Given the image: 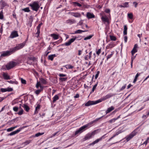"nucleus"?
<instances>
[{
    "label": "nucleus",
    "instance_id": "61",
    "mask_svg": "<svg viewBox=\"0 0 149 149\" xmlns=\"http://www.w3.org/2000/svg\"><path fill=\"white\" fill-rule=\"evenodd\" d=\"M133 5L135 7H136L137 5V3L136 2H134L133 3Z\"/></svg>",
    "mask_w": 149,
    "mask_h": 149
},
{
    "label": "nucleus",
    "instance_id": "52",
    "mask_svg": "<svg viewBox=\"0 0 149 149\" xmlns=\"http://www.w3.org/2000/svg\"><path fill=\"white\" fill-rule=\"evenodd\" d=\"M33 21V19H29L28 21V24L30 26H31V24L32 22Z\"/></svg>",
    "mask_w": 149,
    "mask_h": 149
},
{
    "label": "nucleus",
    "instance_id": "43",
    "mask_svg": "<svg viewBox=\"0 0 149 149\" xmlns=\"http://www.w3.org/2000/svg\"><path fill=\"white\" fill-rule=\"evenodd\" d=\"M113 54V52H111V54L109 55H108V56H107V60H108V59H109V58H111V56H112Z\"/></svg>",
    "mask_w": 149,
    "mask_h": 149
},
{
    "label": "nucleus",
    "instance_id": "41",
    "mask_svg": "<svg viewBox=\"0 0 149 149\" xmlns=\"http://www.w3.org/2000/svg\"><path fill=\"white\" fill-rule=\"evenodd\" d=\"M101 99H99V100H96V101H94V104H97L99 103H100V102H102V100H101Z\"/></svg>",
    "mask_w": 149,
    "mask_h": 149
},
{
    "label": "nucleus",
    "instance_id": "55",
    "mask_svg": "<svg viewBox=\"0 0 149 149\" xmlns=\"http://www.w3.org/2000/svg\"><path fill=\"white\" fill-rule=\"evenodd\" d=\"M43 134H44V133H41L39 132V133H36V134L35 136L36 137H38V136H39L41 135H42Z\"/></svg>",
    "mask_w": 149,
    "mask_h": 149
},
{
    "label": "nucleus",
    "instance_id": "22",
    "mask_svg": "<svg viewBox=\"0 0 149 149\" xmlns=\"http://www.w3.org/2000/svg\"><path fill=\"white\" fill-rule=\"evenodd\" d=\"M56 54L50 55L48 56V59L52 61L53 60L54 57H56Z\"/></svg>",
    "mask_w": 149,
    "mask_h": 149
},
{
    "label": "nucleus",
    "instance_id": "45",
    "mask_svg": "<svg viewBox=\"0 0 149 149\" xmlns=\"http://www.w3.org/2000/svg\"><path fill=\"white\" fill-rule=\"evenodd\" d=\"M3 18V14L2 11L0 12V19H2Z\"/></svg>",
    "mask_w": 149,
    "mask_h": 149
},
{
    "label": "nucleus",
    "instance_id": "29",
    "mask_svg": "<svg viewBox=\"0 0 149 149\" xmlns=\"http://www.w3.org/2000/svg\"><path fill=\"white\" fill-rule=\"evenodd\" d=\"M18 126H15L14 127H12L10 128H9L7 129V131L8 132H11V131H13V130L15 128H16Z\"/></svg>",
    "mask_w": 149,
    "mask_h": 149
},
{
    "label": "nucleus",
    "instance_id": "58",
    "mask_svg": "<svg viewBox=\"0 0 149 149\" xmlns=\"http://www.w3.org/2000/svg\"><path fill=\"white\" fill-rule=\"evenodd\" d=\"M109 45L110 46V48H112L115 46V45L113 43H111L110 44H109Z\"/></svg>",
    "mask_w": 149,
    "mask_h": 149
},
{
    "label": "nucleus",
    "instance_id": "47",
    "mask_svg": "<svg viewBox=\"0 0 149 149\" xmlns=\"http://www.w3.org/2000/svg\"><path fill=\"white\" fill-rule=\"evenodd\" d=\"M73 4L75 6H77L79 7L81 6V5L80 3L77 2H73Z\"/></svg>",
    "mask_w": 149,
    "mask_h": 149
},
{
    "label": "nucleus",
    "instance_id": "33",
    "mask_svg": "<svg viewBox=\"0 0 149 149\" xmlns=\"http://www.w3.org/2000/svg\"><path fill=\"white\" fill-rule=\"evenodd\" d=\"M93 35H91L89 36H87L84 39V40H87L90 39L93 37Z\"/></svg>",
    "mask_w": 149,
    "mask_h": 149
},
{
    "label": "nucleus",
    "instance_id": "14",
    "mask_svg": "<svg viewBox=\"0 0 149 149\" xmlns=\"http://www.w3.org/2000/svg\"><path fill=\"white\" fill-rule=\"evenodd\" d=\"M94 104V101L89 100L85 104V106L87 107Z\"/></svg>",
    "mask_w": 149,
    "mask_h": 149
},
{
    "label": "nucleus",
    "instance_id": "23",
    "mask_svg": "<svg viewBox=\"0 0 149 149\" xmlns=\"http://www.w3.org/2000/svg\"><path fill=\"white\" fill-rule=\"evenodd\" d=\"M59 97L57 95H55L53 98V102L54 103L57 100H58Z\"/></svg>",
    "mask_w": 149,
    "mask_h": 149
},
{
    "label": "nucleus",
    "instance_id": "40",
    "mask_svg": "<svg viewBox=\"0 0 149 149\" xmlns=\"http://www.w3.org/2000/svg\"><path fill=\"white\" fill-rule=\"evenodd\" d=\"M43 88H40V90H38L35 91V93L37 95H38L40 92L42 90Z\"/></svg>",
    "mask_w": 149,
    "mask_h": 149
},
{
    "label": "nucleus",
    "instance_id": "2",
    "mask_svg": "<svg viewBox=\"0 0 149 149\" xmlns=\"http://www.w3.org/2000/svg\"><path fill=\"white\" fill-rule=\"evenodd\" d=\"M26 43V41H24L22 43L17 44L15 47L11 48L13 52L14 53L15 51L22 48L25 46Z\"/></svg>",
    "mask_w": 149,
    "mask_h": 149
},
{
    "label": "nucleus",
    "instance_id": "38",
    "mask_svg": "<svg viewBox=\"0 0 149 149\" xmlns=\"http://www.w3.org/2000/svg\"><path fill=\"white\" fill-rule=\"evenodd\" d=\"M97 84H95L94 86H93V88H92V90L91 91L90 93H91L93 92L95 90V89L96 88V86H97Z\"/></svg>",
    "mask_w": 149,
    "mask_h": 149
},
{
    "label": "nucleus",
    "instance_id": "53",
    "mask_svg": "<svg viewBox=\"0 0 149 149\" xmlns=\"http://www.w3.org/2000/svg\"><path fill=\"white\" fill-rule=\"evenodd\" d=\"M99 73H100L99 71H98L97 72V73L95 76V79H97V77L99 76Z\"/></svg>",
    "mask_w": 149,
    "mask_h": 149
},
{
    "label": "nucleus",
    "instance_id": "13",
    "mask_svg": "<svg viewBox=\"0 0 149 149\" xmlns=\"http://www.w3.org/2000/svg\"><path fill=\"white\" fill-rule=\"evenodd\" d=\"M86 16L88 19L94 18L95 17V15L93 13H92L89 12L87 13Z\"/></svg>",
    "mask_w": 149,
    "mask_h": 149
},
{
    "label": "nucleus",
    "instance_id": "16",
    "mask_svg": "<svg viewBox=\"0 0 149 149\" xmlns=\"http://www.w3.org/2000/svg\"><path fill=\"white\" fill-rule=\"evenodd\" d=\"M105 134L102 136L100 138L97 139L96 140H95V141H94L95 143V144L96 143H97L98 142H99V141H101V140H102V139H104L105 138Z\"/></svg>",
    "mask_w": 149,
    "mask_h": 149
},
{
    "label": "nucleus",
    "instance_id": "18",
    "mask_svg": "<svg viewBox=\"0 0 149 149\" xmlns=\"http://www.w3.org/2000/svg\"><path fill=\"white\" fill-rule=\"evenodd\" d=\"M22 107L24 108V110L28 112L30 109L29 107L26 104H24L22 106Z\"/></svg>",
    "mask_w": 149,
    "mask_h": 149
},
{
    "label": "nucleus",
    "instance_id": "63",
    "mask_svg": "<svg viewBox=\"0 0 149 149\" xmlns=\"http://www.w3.org/2000/svg\"><path fill=\"white\" fill-rule=\"evenodd\" d=\"M59 132L58 131L56 132H55V133H54V134H52V137H54V136L55 135H57V134H58V133Z\"/></svg>",
    "mask_w": 149,
    "mask_h": 149
},
{
    "label": "nucleus",
    "instance_id": "30",
    "mask_svg": "<svg viewBox=\"0 0 149 149\" xmlns=\"http://www.w3.org/2000/svg\"><path fill=\"white\" fill-rule=\"evenodd\" d=\"M137 52V50L136 49L133 48L132 50L131 51V53L132 55H133L136 52Z\"/></svg>",
    "mask_w": 149,
    "mask_h": 149
},
{
    "label": "nucleus",
    "instance_id": "42",
    "mask_svg": "<svg viewBox=\"0 0 149 149\" xmlns=\"http://www.w3.org/2000/svg\"><path fill=\"white\" fill-rule=\"evenodd\" d=\"M127 15L130 19H132L133 18V15L132 13H128Z\"/></svg>",
    "mask_w": 149,
    "mask_h": 149
},
{
    "label": "nucleus",
    "instance_id": "6",
    "mask_svg": "<svg viewBox=\"0 0 149 149\" xmlns=\"http://www.w3.org/2000/svg\"><path fill=\"white\" fill-rule=\"evenodd\" d=\"M11 48L9 51H7L2 52V54L1 55V57H3L6 56H8L10 55L12 53H13V51Z\"/></svg>",
    "mask_w": 149,
    "mask_h": 149
},
{
    "label": "nucleus",
    "instance_id": "39",
    "mask_svg": "<svg viewBox=\"0 0 149 149\" xmlns=\"http://www.w3.org/2000/svg\"><path fill=\"white\" fill-rule=\"evenodd\" d=\"M110 38L111 40L113 41H115L116 40V37L113 36H110Z\"/></svg>",
    "mask_w": 149,
    "mask_h": 149
},
{
    "label": "nucleus",
    "instance_id": "32",
    "mask_svg": "<svg viewBox=\"0 0 149 149\" xmlns=\"http://www.w3.org/2000/svg\"><path fill=\"white\" fill-rule=\"evenodd\" d=\"M114 95L111 93H110L108 94L105 96L106 97V98L108 99V98H110V97L113 96Z\"/></svg>",
    "mask_w": 149,
    "mask_h": 149
},
{
    "label": "nucleus",
    "instance_id": "50",
    "mask_svg": "<svg viewBox=\"0 0 149 149\" xmlns=\"http://www.w3.org/2000/svg\"><path fill=\"white\" fill-rule=\"evenodd\" d=\"M101 52V49L100 48V49H98V50L97 51H96V54L98 56L100 54Z\"/></svg>",
    "mask_w": 149,
    "mask_h": 149
},
{
    "label": "nucleus",
    "instance_id": "11",
    "mask_svg": "<svg viewBox=\"0 0 149 149\" xmlns=\"http://www.w3.org/2000/svg\"><path fill=\"white\" fill-rule=\"evenodd\" d=\"M100 16H101V19L102 21L104 22V23H105V22H108L109 20L108 19L107 17L106 16H104L103 15V13H100Z\"/></svg>",
    "mask_w": 149,
    "mask_h": 149
},
{
    "label": "nucleus",
    "instance_id": "10",
    "mask_svg": "<svg viewBox=\"0 0 149 149\" xmlns=\"http://www.w3.org/2000/svg\"><path fill=\"white\" fill-rule=\"evenodd\" d=\"M19 36L18 34L17 31H13L10 36L9 37L11 38H15Z\"/></svg>",
    "mask_w": 149,
    "mask_h": 149
},
{
    "label": "nucleus",
    "instance_id": "26",
    "mask_svg": "<svg viewBox=\"0 0 149 149\" xmlns=\"http://www.w3.org/2000/svg\"><path fill=\"white\" fill-rule=\"evenodd\" d=\"M127 28L126 25L124 26L123 34L124 35H126L127 34Z\"/></svg>",
    "mask_w": 149,
    "mask_h": 149
},
{
    "label": "nucleus",
    "instance_id": "3",
    "mask_svg": "<svg viewBox=\"0 0 149 149\" xmlns=\"http://www.w3.org/2000/svg\"><path fill=\"white\" fill-rule=\"evenodd\" d=\"M96 130H95L91 133H88L85 136L84 138L83 139V141H84L91 139L95 134Z\"/></svg>",
    "mask_w": 149,
    "mask_h": 149
},
{
    "label": "nucleus",
    "instance_id": "64",
    "mask_svg": "<svg viewBox=\"0 0 149 149\" xmlns=\"http://www.w3.org/2000/svg\"><path fill=\"white\" fill-rule=\"evenodd\" d=\"M79 97V94H76V95L74 96V98H77Z\"/></svg>",
    "mask_w": 149,
    "mask_h": 149
},
{
    "label": "nucleus",
    "instance_id": "36",
    "mask_svg": "<svg viewBox=\"0 0 149 149\" xmlns=\"http://www.w3.org/2000/svg\"><path fill=\"white\" fill-rule=\"evenodd\" d=\"M66 68L67 69H72L73 66L70 65H66Z\"/></svg>",
    "mask_w": 149,
    "mask_h": 149
},
{
    "label": "nucleus",
    "instance_id": "37",
    "mask_svg": "<svg viewBox=\"0 0 149 149\" xmlns=\"http://www.w3.org/2000/svg\"><path fill=\"white\" fill-rule=\"evenodd\" d=\"M36 87L37 88H38L39 87H40V88H42V86L40 85V82H38L37 83V84L36 85Z\"/></svg>",
    "mask_w": 149,
    "mask_h": 149
},
{
    "label": "nucleus",
    "instance_id": "15",
    "mask_svg": "<svg viewBox=\"0 0 149 149\" xmlns=\"http://www.w3.org/2000/svg\"><path fill=\"white\" fill-rule=\"evenodd\" d=\"M0 4L2 6V9L4 8V7L6 6H8L7 3L3 1H1L0 2Z\"/></svg>",
    "mask_w": 149,
    "mask_h": 149
},
{
    "label": "nucleus",
    "instance_id": "48",
    "mask_svg": "<svg viewBox=\"0 0 149 149\" xmlns=\"http://www.w3.org/2000/svg\"><path fill=\"white\" fill-rule=\"evenodd\" d=\"M18 109L19 108L17 107H13V109L14 111L15 112H17L18 111Z\"/></svg>",
    "mask_w": 149,
    "mask_h": 149
},
{
    "label": "nucleus",
    "instance_id": "46",
    "mask_svg": "<svg viewBox=\"0 0 149 149\" xmlns=\"http://www.w3.org/2000/svg\"><path fill=\"white\" fill-rule=\"evenodd\" d=\"M116 120V119L115 118H113L112 119L109 120V123H112L113 122H114Z\"/></svg>",
    "mask_w": 149,
    "mask_h": 149
},
{
    "label": "nucleus",
    "instance_id": "35",
    "mask_svg": "<svg viewBox=\"0 0 149 149\" xmlns=\"http://www.w3.org/2000/svg\"><path fill=\"white\" fill-rule=\"evenodd\" d=\"M123 8H127L129 7L128 2H125L123 4Z\"/></svg>",
    "mask_w": 149,
    "mask_h": 149
},
{
    "label": "nucleus",
    "instance_id": "25",
    "mask_svg": "<svg viewBox=\"0 0 149 149\" xmlns=\"http://www.w3.org/2000/svg\"><path fill=\"white\" fill-rule=\"evenodd\" d=\"M121 133L120 132V131L117 132H116V134H114L113 136L111 137V138H110L108 140L109 141H110L111 140V139H112L114 137H115L116 136L118 135L120 133Z\"/></svg>",
    "mask_w": 149,
    "mask_h": 149
},
{
    "label": "nucleus",
    "instance_id": "44",
    "mask_svg": "<svg viewBox=\"0 0 149 149\" xmlns=\"http://www.w3.org/2000/svg\"><path fill=\"white\" fill-rule=\"evenodd\" d=\"M23 110L22 109H21V110L19 111L17 113L19 115H21L23 114Z\"/></svg>",
    "mask_w": 149,
    "mask_h": 149
},
{
    "label": "nucleus",
    "instance_id": "60",
    "mask_svg": "<svg viewBox=\"0 0 149 149\" xmlns=\"http://www.w3.org/2000/svg\"><path fill=\"white\" fill-rule=\"evenodd\" d=\"M126 86V84H125L124 86H123L120 89V90L122 91L124 90Z\"/></svg>",
    "mask_w": 149,
    "mask_h": 149
},
{
    "label": "nucleus",
    "instance_id": "27",
    "mask_svg": "<svg viewBox=\"0 0 149 149\" xmlns=\"http://www.w3.org/2000/svg\"><path fill=\"white\" fill-rule=\"evenodd\" d=\"M87 31H86V30L83 31V30H81L79 29V30H77V31H75V34L81 33L82 32H86Z\"/></svg>",
    "mask_w": 149,
    "mask_h": 149
},
{
    "label": "nucleus",
    "instance_id": "8",
    "mask_svg": "<svg viewBox=\"0 0 149 149\" xmlns=\"http://www.w3.org/2000/svg\"><path fill=\"white\" fill-rule=\"evenodd\" d=\"M73 37L74 38L70 39L68 42H65L64 45L66 46L70 45L71 43L73 42L77 38L76 36H73Z\"/></svg>",
    "mask_w": 149,
    "mask_h": 149
},
{
    "label": "nucleus",
    "instance_id": "17",
    "mask_svg": "<svg viewBox=\"0 0 149 149\" xmlns=\"http://www.w3.org/2000/svg\"><path fill=\"white\" fill-rule=\"evenodd\" d=\"M75 22L76 21L74 19H68L66 21V23L70 25L75 23Z\"/></svg>",
    "mask_w": 149,
    "mask_h": 149
},
{
    "label": "nucleus",
    "instance_id": "31",
    "mask_svg": "<svg viewBox=\"0 0 149 149\" xmlns=\"http://www.w3.org/2000/svg\"><path fill=\"white\" fill-rule=\"evenodd\" d=\"M68 78L67 77L65 78H62V77H60L59 78V80L63 82V81H66L67 79Z\"/></svg>",
    "mask_w": 149,
    "mask_h": 149
},
{
    "label": "nucleus",
    "instance_id": "19",
    "mask_svg": "<svg viewBox=\"0 0 149 149\" xmlns=\"http://www.w3.org/2000/svg\"><path fill=\"white\" fill-rule=\"evenodd\" d=\"M3 76L5 79L8 80L10 79V76L6 73L4 72L3 74Z\"/></svg>",
    "mask_w": 149,
    "mask_h": 149
},
{
    "label": "nucleus",
    "instance_id": "5",
    "mask_svg": "<svg viewBox=\"0 0 149 149\" xmlns=\"http://www.w3.org/2000/svg\"><path fill=\"white\" fill-rule=\"evenodd\" d=\"M137 133V132L136 130H134L130 134L127 135L126 137V141L128 142L130 139H132L134 136Z\"/></svg>",
    "mask_w": 149,
    "mask_h": 149
},
{
    "label": "nucleus",
    "instance_id": "49",
    "mask_svg": "<svg viewBox=\"0 0 149 149\" xmlns=\"http://www.w3.org/2000/svg\"><path fill=\"white\" fill-rule=\"evenodd\" d=\"M6 90L7 91L10 92L13 91V89L11 88L8 87L6 88Z\"/></svg>",
    "mask_w": 149,
    "mask_h": 149
},
{
    "label": "nucleus",
    "instance_id": "7",
    "mask_svg": "<svg viewBox=\"0 0 149 149\" xmlns=\"http://www.w3.org/2000/svg\"><path fill=\"white\" fill-rule=\"evenodd\" d=\"M16 63L12 61L10 62L8 65H6V67L7 70H9L14 67Z\"/></svg>",
    "mask_w": 149,
    "mask_h": 149
},
{
    "label": "nucleus",
    "instance_id": "20",
    "mask_svg": "<svg viewBox=\"0 0 149 149\" xmlns=\"http://www.w3.org/2000/svg\"><path fill=\"white\" fill-rule=\"evenodd\" d=\"M114 107L112 106H111L110 107L108 108L106 111V114L109 113L114 110Z\"/></svg>",
    "mask_w": 149,
    "mask_h": 149
},
{
    "label": "nucleus",
    "instance_id": "34",
    "mask_svg": "<svg viewBox=\"0 0 149 149\" xmlns=\"http://www.w3.org/2000/svg\"><path fill=\"white\" fill-rule=\"evenodd\" d=\"M41 82L43 84H45L47 83L46 80L43 78H41L40 79Z\"/></svg>",
    "mask_w": 149,
    "mask_h": 149
},
{
    "label": "nucleus",
    "instance_id": "59",
    "mask_svg": "<svg viewBox=\"0 0 149 149\" xmlns=\"http://www.w3.org/2000/svg\"><path fill=\"white\" fill-rule=\"evenodd\" d=\"M59 76L60 77H65L66 76V75L63 74H60Z\"/></svg>",
    "mask_w": 149,
    "mask_h": 149
},
{
    "label": "nucleus",
    "instance_id": "12",
    "mask_svg": "<svg viewBox=\"0 0 149 149\" xmlns=\"http://www.w3.org/2000/svg\"><path fill=\"white\" fill-rule=\"evenodd\" d=\"M42 24V23L41 22L40 24L37 26V31L36 33V34H38L37 37H38L39 36L40 33V28Z\"/></svg>",
    "mask_w": 149,
    "mask_h": 149
},
{
    "label": "nucleus",
    "instance_id": "28",
    "mask_svg": "<svg viewBox=\"0 0 149 149\" xmlns=\"http://www.w3.org/2000/svg\"><path fill=\"white\" fill-rule=\"evenodd\" d=\"M72 15L77 17H79L80 16V14L78 13H72Z\"/></svg>",
    "mask_w": 149,
    "mask_h": 149
},
{
    "label": "nucleus",
    "instance_id": "57",
    "mask_svg": "<svg viewBox=\"0 0 149 149\" xmlns=\"http://www.w3.org/2000/svg\"><path fill=\"white\" fill-rule=\"evenodd\" d=\"M27 63L28 64L31 65H32V62H31V60H28L27 61Z\"/></svg>",
    "mask_w": 149,
    "mask_h": 149
},
{
    "label": "nucleus",
    "instance_id": "9",
    "mask_svg": "<svg viewBox=\"0 0 149 149\" xmlns=\"http://www.w3.org/2000/svg\"><path fill=\"white\" fill-rule=\"evenodd\" d=\"M26 126H24L21 127L20 128L17 130L14 131L13 132H12L10 133V134H9V135L10 136H12L13 135H14L15 134H16L17 133H18L21 130L24 128L26 127Z\"/></svg>",
    "mask_w": 149,
    "mask_h": 149
},
{
    "label": "nucleus",
    "instance_id": "54",
    "mask_svg": "<svg viewBox=\"0 0 149 149\" xmlns=\"http://www.w3.org/2000/svg\"><path fill=\"white\" fill-rule=\"evenodd\" d=\"M21 81L22 83L23 84H26V81L25 80L23 79L22 78L21 79Z\"/></svg>",
    "mask_w": 149,
    "mask_h": 149
},
{
    "label": "nucleus",
    "instance_id": "62",
    "mask_svg": "<svg viewBox=\"0 0 149 149\" xmlns=\"http://www.w3.org/2000/svg\"><path fill=\"white\" fill-rule=\"evenodd\" d=\"M127 40V36H125L124 37V41L125 43L126 42Z\"/></svg>",
    "mask_w": 149,
    "mask_h": 149
},
{
    "label": "nucleus",
    "instance_id": "21",
    "mask_svg": "<svg viewBox=\"0 0 149 149\" xmlns=\"http://www.w3.org/2000/svg\"><path fill=\"white\" fill-rule=\"evenodd\" d=\"M50 36L52 37L54 40L57 39L58 38L59 35H58L53 33L51 34Z\"/></svg>",
    "mask_w": 149,
    "mask_h": 149
},
{
    "label": "nucleus",
    "instance_id": "51",
    "mask_svg": "<svg viewBox=\"0 0 149 149\" xmlns=\"http://www.w3.org/2000/svg\"><path fill=\"white\" fill-rule=\"evenodd\" d=\"M28 60H32L33 61H34V60L35 59V58L34 57H28Z\"/></svg>",
    "mask_w": 149,
    "mask_h": 149
},
{
    "label": "nucleus",
    "instance_id": "4",
    "mask_svg": "<svg viewBox=\"0 0 149 149\" xmlns=\"http://www.w3.org/2000/svg\"><path fill=\"white\" fill-rule=\"evenodd\" d=\"M29 6L31 7L32 9H38L40 7V5L38 1H34L30 3Z\"/></svg>",
    "mask_w": 149,
    "mask_h": 149
},
{
    "label": "nucleus",
    "instance_id": "24",
    "mask_svg": "<svg viewBox=\"0 0 149 149\" xmlns=\"http://www.w3.org/2000/svg\"><path fill=\"white\" fill-rule=\"evenodd\" d=\"M40 108V105L39 104H38L37 107H36V109L34 112L35 114H37L38 112V110Z\"/></svg>",
    "mask_w": 149,
    "mask_h": 149
},
{
    "label": "nucleus",
    "instance_id": "1",
    "mask_svg": "<svg viewBox=\"0 0 149 149\" xmlns=\"http://www.w3.org/2000/svg\"><path fill=\"white\" fill-rule=\"evenodd\" d=\"M103 116H102L99 118H96L95 120L91 122L88 123L80 127L78 130L76 131L75 133V135H76L78 134L81 133L86 129V128L89 127H91V125L93 124L95 122L98 121L99 120L101 119Z\"/></svg>",
    "mask_w": 149,
    "mask_h": 149
},
{
    "label": "nucleus",
    "instance_id": "56",
    "mask_svg": "<svg viewBox=\"0 0 149 149\" xmlns=\"http://www.w3.org/2000/svg\"><path fill=\"white\" fill-rule=\"evenodd\" d=\"M0 90L2 92H4L7 91L6 88H1V89Z\"/></svg>",
    "mask_w": 149,
    "mask_h": 149
}]
</instances>
